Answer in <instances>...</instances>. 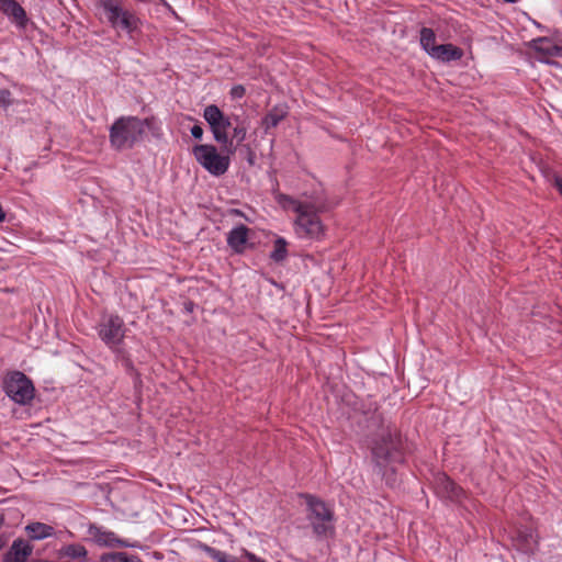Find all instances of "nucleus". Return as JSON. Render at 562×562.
<instances>
[{
  "mask_svg": "<svg viewBox=\"0 0 562 562\" xmlns=\"http://www.w3.org/2000/svg\"><path fill=\"white\" fill-rule=\"evenodd\" d=\"M305 200L294 199L284 193H278L276 201L285 211H293L296 214L294 220V232L299 238L310 240H322L326 235V227L319 214L329 210V204L324 194L307 196Z\"/></svg>",
  "mask_w": 562,
  "mask_h": 562,
  "instance_id": "1",
  "label": "nucleus"
},
{
  "mask_svg": "<svg viewBox=\"0 0 562 562\" xmlns=\"http://www.w3.org/2000/svg\"><path fill=\"white\" fill-rule=\"evenodd\" d=\"M371 454L378 474L384 477L387 470L394 472V465L405 461L404 443L400 434L390 427L383 429L373 441Z\"/></svg>",
  "mask_w": 562,
  "mask_h": 562,
  "instance_id": "2",
  "label": "nucleus"
},
{
  "mask_svg": "<svg viewBox=\"0 0 562 562\" xmlns=\"http://www.w3.org/2000/svg\"><path fill=\"white\" fill-rule=\"evenodd\" d=\"M95 9L104 21L115 31L133 35L139 31L142 20L137 14L124 7V0H95Z\"/></svg>",
  "mask_w": 562,
  "mask_h": 562,
  "instance_id": "3",
  "label": "nucleus"
},
{
  "mask_svg": "<svg viewBox=\"0 0 562 562\" xmlns=\"http://www.w3.org/2000/svg\"><path fill=\"white\" fill-rule=\"evenodd\" d=\"M140 139V119L137 116H120L110 126L109 142L117 151L133 148Z\"/></svg>",
  "mask_w": 562,
  "mask_h": 562,
  "instance_id": "4",
  "label": "nucleus"
},
{
  "mask_svg": "<svg viewBox=\"0 0 562 562\" xmlns=\"http://www.w3.org/2000/svg\"><path fill=\"white\" fill-rule=\"evenodd\" d=\"M307 506V519L317 537H326L335 530L334 510L319 497L304 493L300 495Z\"/></svg>",
  "mask_w": 562,
  "mask_h": 562,
  "instance_id": "5",
  "label": "nucleus"
},
{
  "mask_svg": "<svg viewBox=\"0 0 562 562\" xmlns=\"http://www.w3.org/2000/svg\"><path fill=\"white\" fill-rule=\"evenodd\" d=\"M2 391L18 405H29L35 396V386L32 380L18 370L8 371L2 379Z\"/></svg>",
  "mask_w": 562,
  "mask_h": 562,
  "instance_id": "6",
  "label": "nucleus"
},
{
  "mask_svg": "<svg viewBox=\"0 0 562 562\" xmlns=\"http://www.w3.org/2000/svg\"><path fill=\"white\" fill-rule=\"evenodd\" d=\"M203 117L210 126L214 140L222 145L228 154H235L236 146L229 140L228 135V128L233 125L232 120L216 104L206 105L203 110Z\"/></svg>",
  "mask_w": 562,
  "mask_h": 562,
  "instance_id": "7",
  "label": "nucleus"
},
{
  "mask_svg": "<svg viewBox=\"0 0 562 562\" xmlns=\"http://www.w3.org/2000/svg\"><path fill=\"white\" fill-rule=\"evenodd\" d=\"M192 155L201 167L210 175L221 177L227 172L231 166V155L218 153L217 148L212 144H200L192 148Z\"/></svg>",
  "mask_w": 562,
  "mask_h": 562,
  "instance_id": "8",
  "label": "nucleus"
},
{
  "mask_svg": "<svg viewBox=\"0 0 562 562\" xmlns=\"http://www.w3.org/2000/svg\"><path fill=\"white\" fill-rule=\"evenodd\" d=\"M87 533L90 539L99 547L104 548H137V542H130L121 539L115 532L95 524H89Z\"/></svg>",
  "mask_w": 562,
  "mask_h": 562,
  "instance_id": "9",
  "label": "nucleus"
},
{
  "mask_svg": "<svg viewBox=\"0 0 562 562\" xmlns=\"http://www.w3.org/2000/svg\"><path fill=\"white\" fill-rule=\"evenodd\" d=\"M99 336L108 346L120 344L125 336L123 318H103L99 324Z\"/></svg>",
  "mask_w": 562,
  "mask_h": 562,
  "instance_id": "10",
  "label": "nucleus"
},
{
  "mask_svg": "<svg viewBox=\"0 0 562 562\" xmlns=\"http://www.w3.org/2000/svg\"><path fill=\"white\" fill-rule=\"evenodd\" d=\"M435 491L438 496L452 502H459L464 496V491L445 473L435 479Z\"/></svg>",
  "mask_w": 562,
  "mask_h": 562,
  "instance_id": "11",
  "label": "nucleus"
},
{
  "mask_svg": "<svg viewBox=\"0 0 562 562\" xmlns=\"http://www.w3.org/2000/svg\"><path fill=\"white\" fill-rule=\"evenodd\" d=\"M249 232L250 229L245 224H239L227 233V245L235 254L241 255L245 252Z\"/></svg>",
  "mask_w": 562,
  "mask_h": 562,
  "instance_id": "12",
  "label": "nucleus"
},
{
  "mask_svg": "<svg viewBox=\"0 0 562 562\" xmlns=\"http://www.w3.org/2000/svg\"><path fill=\"white\" fill-rule=\"evenodd\" d=\"M33 552V547L24 539H15L3 555V562H26Z\"/></svg>",
  "mask_w": 562,
  "mask_h": 562,
  "instance_id": "13",
  "label": "nucleus"
},
{
  "mask_svg": "<svg viewBox=\"0 0 562 562\" xmlns=\"http://www.w3.org/2000/svg\"><path fill=\"white\" fill-rule=\"evenodd\" d=\"M0 11L11 18L20 27L27 23L26 12L15 0H0Z\"/></svg>",
  "mask_w": 562,
  "mask_h": 562,
  "instance_id": "14",
  "label": "nucleus"
},
{
  "mask_svg": "<svg viewBox=\"0 0 562 562\" xmlns=\"http://www.w3.org/2000/svg\"><path fill=\"white\" fill-rule=\"evenodd\" d=\"M463 55V49L453 44H440L430 57L441 63H450L460 60Z\"/></svg>",
  "mask_w": 562,
  "mask_h": 562,
  "instance_id": "15",
  "label": "nucleus"
},
{
  "mask_svg": "<svg viewBox=\"0 0 562 562\" xmlns=\"http://www.w3.org/2000/svg\"><path fill=\"white\" fill-rule=\"evenodd\" d=\"M61 558H68L77 562H88V550L80 543H69L59 550Z\"/></svg>",
  "mask_w": 562,
  "mask_h": 562,
  "instance_id": "16",
  "label": "nucleus"
},
{
  "mask_svg": "<svg viewBox=\"0 0 562 562\" xmlns=\"http://www.w3.org/2000/svg\"><path fill=\"white\" fill-rule=\"evenodd\" d=\"M286 115L288 111L284 106L276 105L263 116L261 122L262 127L268 132L269 130L277 127Z\"/></svg>",
  "mask_w": 562,
  "mask_h": 562,
  "instance_id": "17",
  "label": "nucleus"
},
{
  "mask_svg": "<svg viewBox=\"0 0 562 562\" xmlns=\"http://www.w3.org/2000/svg\"><path fill=\"white\" fill-rule=\"evenodd\" d=\"M25 531L32 540H43L54 535L52 526L38 521L29 524L25 527Z\"/></svg>",
  "mask_w": 562,
  "mask_h": 562,
  "instance_id": "18",
  "label": "nucleus"
},
{
  "mask_svg": "<svg viewBox=\"0 0 562 562\" xmlns=\"http://www.w3.org/2000/svg\"><path fill=\"white\" fill-rule=\"evenodd\" d=\"M419 43L422 48L431 56L434 50L438 47L436 45V34L430 27H422L419 31Z\"/></svg>",
  "mask_w": 562,
  "mask_h": 562,
  "instance_id": "19",
  "label": "nucleus"
},
{
  "mask_svg": "<svg viewBox=\"0 0 562 562\" xmlns=\"http://www.w3.org/2000/svg\"><path fill=\"white\" fill-rule=\"evenodd\" d=\"M199 548L216 562H239L236 557L210 547L206 543H200Z\"/></svg>",
  "mask_w": 562,
  "mask_h": 562,
  "instance_id": "20",
  "label": "nucleus"
},
{
  "mask_svg": "<svg viewBox=\"0 0 562 562\" xmlns=\"http://www.w3.org/2000/svg\"><path fill=\"white\" fill-rule=\"evenodd\" d=\"M288 257V243L283 237H278L273 243V250L270 259L274 262H281Z\"/></svg>",
  "mask_w": 562,
  "mask_h": 562,
  "instance_id": "21",
  "label": "nucleus"
},
{
  "mask_svg": "<svg viewBox=\"0 0 562 562\" xmlns=\"http://www.w3.org/2000/svg\"><path fill=\"white\" fill-rule=\"evenodd\" d=\"M235 126L233 127V134L232 137H229V140L234 144V140L236 142V147L240 145L243 142H245L247 137V126L244 122H239L238 116L235 117Z\"/></svg>",
  "mask_w": 562,
  "mask_h": 562,
  "instance_id": "22",
  "label": "nucleus"
},
{
  "mask_svg": "<svg viewBox=\"0 0 562 562\" xmlns=\"http://www.w3.org/2000/svg\"><path fill=\"white\" fill-rule=\"evenodd\" d=\"M13 103L12 94L8 89L0 90V106L8 108Z\"/></svg>",
  "mask_w": 562,
  "mask_h": 562,
  "instance_id": "23",
  "label": "nucleus"
},
{
  "mask_svg": "<svg viewBox=\"0 0 562 562\" xmlns=\"http://www.w3.org/2000/svg\"><path fill=\"white\" fill-rule=\"evenodd\" d=\"M156 125V119L154 116L140 119V127H142V137L145 134V127L149 130H154Z\"/></svg>",
  "mask_w": 562,
  "mask_h": 562,
  "instance_id": "24",
  "label": "nucleus"
},
{
  "mask_svg": "<svg viewBox=\"0 0 562 562\" xmlns=\"http://www.w3.org/2000/svg\"><path fill=\"white\" fill-rule=\"evenodd\" d=\"M111 562H127L128 554L126 552H110Z\"/></svg>",
  "mask_w": 562,
  "mask_h": 562,
  "instance_id": "25",
  "label": "nucleus"
},
{
  "mask_svg": "<svg viewBox=\"0 0 562 562\" xmlns=\"http://www.w3.org/2000/svg\"><path fill=\"white\" fill-rule=\"evenodd\" d=\"M245 92H246V90H245V88L241 85L234 86L231 89V95L234 99L243 98L245 95Z\"/></svg>",
  "mask_w": 562,
  "mask_h": 562,
  "instance_id": "26",
  "label": "nucleus"
},
{
  "mask_svg": "<svg viewBox=\"0 0 562 562\" xmlns=\"http://www.w3.org/2000/svg\"><path fill=\"white\" fill-rule=\"evenodd\" d=\"M191 135L196 139H201L203 136V128L199 124L193 125L191 127Z\"/></svg>",
  "mask_w": 562,
  "mask_h": 562,
  "instance_id": "27",
  "label": "nucleus"
},
{
  "mask_svg": "<svg viewBox=\"0 0 562 562\" xmlns=\"http://www.w3.org/2000/svg\"><path fill=\"white\" fill-rule=\"evenodd\" d=\"M244 555L247 558V560L249 562H267L266 560L257 557L256 554H254L247 550L244 551Z\"/></svg>",
  "mask_w": 562,
  "mask_h": 562,
  "instance_id": "28",
  "label": "nucleus"
},
{
  "mask_svg": "<svg viewBox=\"0 0 562 562\" xmlns=\"http://www.w3.org/2000/svg\"><path fill=\"white\" fill-rule=\"evenodd\" d=\"M554 186L558 189L559 193L562 195V178L561 177H555Z\"/></svg>",
  "mask_w": 562,
  "mask_h": 562,
  "instance_id": "29",
  "label": "nucleus"
},
{
  "mask_svg": "<svg viewBox=\"0 0 562 562\" xmlns=\"http://www.w3.org/2000/svg\"><path fill=\"white\" fill-rule=\"evenodd\" d=\"M127 562H143V561L139 559V557H137L135 554H128Z\"/></svg>",
  "mask_w": 562,
  "mask_h": 562,
  "instance_id": "30",
  "label": "nucleus"
},
{
  "mask_svg": "<svg viewBox=\"0 0 562 562\" xmlns=\"http://www.w3.org/2000/svg\"><path fill=\"white\" fill-rule=\"evenodd\" d=\"M100 562H111V558L109 557V553H103L100 557Z\"/></svg>",
  "mask_w": 562,
  "mask_h": 562,
  "instance_id": "31",
  "label": "nucleus"
},
{
  "mask_svg": "<svg viewBox=\"0 0 562 562\" xmlns=\"http://www.w3.org/2000/svg\"><path fill=\"white\" fill-rule=\"evenodd\" d=\"M4 524V517L2 514H0V528L3 526Z\"/></svg>",
  "mask_w": 562,
  "mask_h": 562,
  "instance_id": "32",
  "label": "nucleus"
},
{
  "mask_svg": "<svg viewBox=\"0 0 562 562\" xmlns=\"http://www.w3.org/2000/svg\"><path fill=\"white\" fill-rule=\"evenodd\" d=\"M505 2H508V3H516L518 0H504Z\"/></svg>",
  "mask_w": 562,
  "mask_h": 562,
  "instance_id": "33",
  "label": "nucleus"
}]
</instances>
